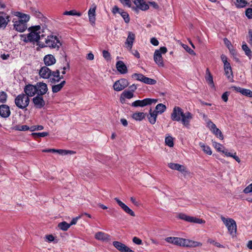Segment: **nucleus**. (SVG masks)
Returning a JSON list of instances; mask_svg holds the SVG:
<instances>
[{"mask_svg": "<svg viewBox=\"0 0 252 252\" xmlns=\"http://www.w3.org/2000/svg\"><path fill=\"white\" fill-rule=\"evenodd\" d=\"M30 32L27 35L22 34L21 35V40L25 42H32L34 43L36 42L38 45L39 42H42L41 40L45 35L43 34L45 31L41 29L40 26H35L30 27L28 29Z\"/></svg>", "mask_w": 252, "mask_h": 252, "instance_id": "nucleus-1", "label": "nucleus"}, {"mask_svg": "<svg viewBox=\"0 0 252 252\" xmlns=\"http://www.w3.org/2000/svg\"><path fill=\"white\" fill-rule=\"evenodd\" d=\"M192 118V115L190 112L184 113L182 108L179 106H175L171 114V119L173 121H181L183 125L186 127L189 126V122Z\"/></svg>", "mask_w": 252, "mask_h": 252, "instance_id": "nucleus-2", "label": "nucleus"}, {"mask_svg": "<svg viewBox=\"0 0 252 252\" xmlns=\"http://www.w3.org/2000/svg\"><path fill=\"white\" fill-rule=\"evenodd\" d=\"M16 16L18 17L19 19L14 22V28L18 32H23L27 29V23L30 20V16L20 12H17Z\"/></svg>", "mask_w": 252, "mask_h": 252, "instance_id": "nucleus-3", "label": "nucleus"}, {"mask_svg": "<svg viewBox=\"0 0 252 252\" xmlns=\"http://www.w3.org/2000/svg\"><path fill=\"white\" fill-rule=\"evenodd\" d=\"M38 45L41 48L48 47L51 48L59 50L60 46L62 45V43L57 36L50 35H48L47 37L45 39V43L39 42Z\"/></svg>", "mask_w": 252, "mask_h": 252, "instance_id": "nucleus-4", "label": "nucleus"}, {"mask_svg": "<svg viewBox=\"0 0 252 252\" xmlns=\"http://www.w3.org/2000/svg\"><path fill=\"white\" fill-rule=\"evenodd\" d=\"M30 102V98L24 93L18 94L14 99V103L16 107L22 110L27 109Z\"/></svg>", "mask_w": 252, "mask_h": 252, "instance_id": "nucleus-5", "label": "nucleus"}, {"mask_svg": "<svg viewBox=\"0 0 252 252\" xmlns=\"http://www.w3.org/2000/svg\"><path fill=\"white\" fill-rule=\"evenodd\" d=\"M212 145L214 148L218 152H222L227 157L233 158L238 163H240L241 162V160L240 158L237 156L236 152H234V153L228 152V151L225 149V148L222 144L213 140Z\"/></svg>", "mask_w": 252, "mask_h": 252, "instance_id": "nucleus-6", "label": "nucleus"}, {"mask_svg": "<svg viewBox=\"0 0 252 252\" xmlns=\"http://www.w3.org/2000/svg\"><path fill=\"white\" fill-rule=\"evenodd\" d=\"M221 220L227 227L230 234L232 236L235 235L237 232V225L235 221L230 218H225L223 216L221 217Z\"/></svg>", "mask_w": 252, "mask_h": 252, "instance_id": "nucleus-7", "label": "nucleus"}, {"mask_svg": "<svg viewBox=\"0 0 252 252\" xmlns=\"http://www.w3.org/2000/svg\"><path fill=\"white\" fill-rule=\"evenodd\" d=\"M167 52L165 47H161L158 50H156L154 54V60L156 63L160 67L164 66V63L162 54H164Z\"/></svg>", "mask_w": 252, "mask_h": 252, "instance_id": "nucleus-8", "label": "nucleus"}, {"mask_svg": "<svg viewBox=\"0 0 252 252\" xmlns=\"http://www.w3.org/2000/svg\"><path fill=\"white\" fill-rule=\"evenodd\" d=\"M133 3L135 5V6H132V9L136 12H138L139 10L146 11L149 8V6L147 3H146L144 0H133Z\"/></svg>", "mask_w": 252, "mask_h": 252, "instance_id": "nucleus-9", "label": "nucleus"}, {"mask_svg": "<svg viewBox=\"0 0 252 252\" xmlns=\"http://www.w3.org/2000/svg\"><path fill=\"white\" fill-rule=\"evenodd\" d=\"M158 99L154 98H145L143 100H137L132 103L131 106L133 107H144L151 105L152 103H156Z\"/></svg>", "mask_w": 252, "mask_h": 252, "instance_id": "nucleus-10", "label": "nucleus"}, {"mask_svg": "<svg viewBox=\"0 0 252 252\" xmlns=\"http://www.w3.org/2000/svg\"><path fill=\"white\" fill-rule=\"evenodd\" d=\"M178 218L181 220H184L189 222H193L198 224L204 223L205 221L202 219L196 217L188 216L184 213H180L178 215Z\"/></svg>", "mask_w": 252, "mask_h": 252, "instance_id": "nucleus-11", "label": "nucleus"}, {"mask_svg": "<svg viewBox=\"0 0 252 252\" xmlns=\"http://www.w3.org/2000/svg\"><path fill=\"white\" fill-rule=\"evenodd\" d=\"M207 126L216 136L219 137L221 140L223 139V136L221 131L217 128L216 125L211 120H208L207 122Z\"/></svg>", "mask_w": 252, "mask_h": 252, "instance_id": "nucleus-12", "label": "nucleus"}, {"mask_svg": "<svg viewBox=\"0 0 252 252\" xmlns=\"http://www.w3.org/2000/svg\"><path fill=\"white\" fill-rule=\"evenodd\" d=\"M112 12L114 14H116V13L120 14L126 23L129 22L130 18L128 14L126 12L124 11L123 9L119 8L117 6L115 5L113 7Z\"/></svg>", "mask_w": 252, "mask_h": 252, "instance_id": "nucleus-13", "label": "nucleus"}, {"mask_svg": "<svg viewBox=\"0 0 252 252\" xmlns=\"http://www.w3.org/2000/svg\"><path fill=\"white\" fill-rule=\"evenodd\" d=\"M128 85L127 80L125 79H122L115 82L113 85V88L115 91L119 92L124 90Z\"/></svg>", "mask_w": 252, "mask_h": 252, "instance_id": "nucleus-14", "label": "nucleus"}, {"mask_svg": "<svg viewBox=\"0 0 252 252\" xmlns=\"http://www.w3.org/2000/svg\"><path fill=\"white\" fill-rule=\"evenodd\" d=\"M32 101L34 107L37 109H41L45 105V101L41 95H36L32 99Z\"/></svg>", "mask_w": 252, "mask_h": 252, "instance_id": "nucleus-15", "label": "nucleus"}, {"mask_svg": "<svg viewBox=\"0 0 252 252\" xmlns=\"http://www.w3.org/2000/svg\"><path fill=\"white\" fill-rule=\"evenodd\" d=\"M24 94L28 96V97L34 96L37 94L36 85L28 84L25 86L24 89Z\"/></svg>", "mask_w": 252, "mask_h": 252, "instance_id": "nucleus-16", "label": "nucleus"}, {"mask_svg": "<svg viewBox=\"0 0 252 252\" xmlns=\"http://www.w3.org/2000/svg\"><path fill=\"white\" fill-rule=\"evenodd\" d=\"M37 95L43 96L48 91L47 85L43 82H37L36 84Z\"/></svg>", "mask_w": 252, "mask_h": 252, "instance_id": "nucleus-17", "label": "nucleus"}, {"mask_svg": "<svg viewBox=\"0 0 252 252\" xmlns=\"http://www.w3.org/2000/svg\"><path fill=\"white\" fill-rule=\"evenodd\" d=\"M135 34L134 33H133L132 32H128L127 37L126 38V40L125 43V45L126 47L128 50H131L132 46H133L134 41L135 40Z\"/></svg>", "mask_w": 252, "mask_h": 252, "instance_id": "nucleus-18", "label": "nucleus"}, {"mask_svg": "<svg viewBox=\"0 0 252 252\" xmlns=\"http://www.w3.org/2000/svg\"><path fill=\"white\" fill-rule=\"evenodd\" d=\"M113 245L118 251L121 252H134L126 245L119 241H114Z\"/></svg>", "mask_w": 252, "mask_h": 252, "instance_id": "nucleus-19", "label": "nucleus"}, {"mask_svg": "<svg viewBox=\"0 0 252 252\" xmlns=\"http://www.w3.org/2000/svg\"><path fill=\"white\" fill-rule=\"evenodd\" d=\"M202 245L199 242L193 241L189 239L183 238L182 246L187 247H200Z\"/></svg>", "mask_w": 252, "mask_h": 252, "instance_id": "nucleus-20", "label": "nucleus"}, {"mask_svg": "<svg viewBox=\"0 0 252 252\" xmlns=\"http://www.w3.org/2000/svg\"><path fill=\"white\" fill-rule=\"evenodd\" d=\"M11 114L9 107L6 104L0 105V116L3 118H8Z\"/></svg>", "mask_w": 252, "mask_h": 252, "instance_id": "nucleus-21", "label": "nucleus"}, {"mask_svg": "<svg viewBox=\"0 0 252 252\" xmlns=\"http://www.w3.org/2000/svg\"><path fill=\"white\" fill-rule=\"evenodd\" d=\"M9 16L4 12H0V29L5 28L10 21Z\"/></svg>", "mask_w": 252, "mask_h": 252, "instance_id": "nucleus-22", "label": "nucleus"}, {"mask_svg": "<svg viewBox=\"0 0 252 252\" xmlns=\"http://www.w3.org/2000/svg\"><path fill=\"white\" fill-rule=\"evenodd\" d=\"M115 200L117 202L118 204L126 213L128 214L131 216H135V214L134 212L131 209H130L127 205H126L124 203L121 201L119 198H115Z\"/></svg>", "mask_w": 252, "mask_h": 252, "instance_id": "nucleus-23", "label": "nucleus"}, {"mask_svg": "<svg viewBox=\"0 0 252 252\" xmlns=\"http://www.w3.org/2000/svg\"><path fill=\"white\" fill-rule=\"evenodd\" d=\"M168 166L170 169L172 170H177L181 173L188 172L185 166L178 163L171 162L168 163Z\"/></svg>", "mask_w": 252, "mask_h": 252, "instance_id": "nucleus-24", "label": "nucleus"}, {"mask_svg": "<svg viewBox=\"0 0 252 252\" xmlns=\"http://www.w3.org/2000/svg\"><path fill=\"white\" fill-rule=\"evenodd\" d=\"M52 71L47 66L42 67L39 71V76L44 78L48 79L51 76Z\"/></svg>", "mask_w": 252, "mask_h": 252, "instance_id": "nucleus-25", "label": "nucleus"}, {"mask_svg": "<svg viewBox=\"0 0 252 252\" xmlns=\"http://www.w3.org/2000/svg\"><path fill=\"white\" fill-rule=\"evenodd\" d=\"M158 115V114L156 111L150 109L149 111V114L147 115L149 122L152 125H154L157 121Z\"/></svg>", "mask_w": 252, "mask_h": 252, "instance_id": "nucleus-26", "label": "nucleus"}, {"mask_svg": "<svg viewBox=\"0 0 252 252\" xmlns=\"http://www.w3.org/2000/svg\"><path fill=\"white\" fill-rule=\"evenodd\" d=\"M183 238L176 237H168L165 239L167 243L182 246Z\"/></svg>", "mask_w": 252, "mask_h": 252, "instance_id": "nucleus-27", "label": "nucleus"}, {"mask_svg": "<svg viewBox=\"0 0 252 252\" xmlns=\"http://www.w3.org/2000/svg\"><path fill=\"white\" fill-rule=\"evenodd\" d=\"M205 78L208 85L213 89L215 90L213 76L208 68H207L206 70V75Z\"/></svg>", "mask_w": 252, "mask_h": 252, "instance_id": "nucleus-28", "label": "nucleus"}, {"mask_svg": "<svg viewBox=\"0 0 252 252\" xmlns=\"http://www.w3.org/2000/svg\"><path fill=\"white\" fill-rule=\"evenodd\" d=\"M116 68L117 70L121 74H126L127 72V68L126 64L122 61L117 62Z\"/></svg>", "mask_w": 252, "mask_h": 252, "instance_id": "nucleus-29", "label": "nucleus"}, {"mask_svg": "<svg viewBox=\"0 0 252 252\" xmlns=\"http://www.w3.org/2000/svg\"><path fill=\"white\" fill-rule=\"evenodd\" d=\"M51 76V82L52 83L59 82L61 79L63 78V76H61L60 75V71L59 70L52 72Z\"/></svg>", "mask_w": 252, "mask_h": 252, "instance_id": "nucleus-30", "label": "nucleus"}, {"mask_svg": "<svg viewBox=\"0 0 252 252\" xmlns=\"http://www.w3.org/2000/svg\"><path fill=\"white\" fill-rule=\"evenodd\" d=\"M56 59L52 55H46L44 58V62L46 65L50 66L53 65L56 63Z\"/></svg>", "mask_w": 252, "mask_h": 252, "instance_id": "nucleus-31", "label": "nucleus"}, {"mask_svg": "<svg viewBox=\"0 0 252 252\" xmlns=\"http://www.w3.org/2000/svg\"><path fill=\"white\" fill-rule=\"evenodd\" d=\"M224 66V70L225 72V75L226 76L227 79L229 80H232L233 79V73L232 68L230 64H226V65Z\"/></svg>", "mask_w": 252, "mask_h": 252, "instance_id": "nucleus-32", "label": "nucleus"}, {"mask_svg": "<svg viewBox=\"0 0 252 252\" xmlns=\"http://www.w3.org/2000/svg\"><path fill=\"white\" fill-rule=\"evenodd\" d=\"M65 84V81L64 80H63L60 84L53 85L52 87V92L54 93H56L60 91L64 86Z\"/></svg>", "mask_w": 252, "mask_h": 252, "instance_id": "nucleus-33", "label": "nucleus"}, {"mask_svg": "<svg viewBox=\"0 0 252 252\" xmlns=\"http://www.w3.org/2000/svg\"><path fill=\"white\" fill-rule=\"evenodd\" d=\"M166 107L164 104L162 103H159L158 105H157L155 108V110L154 111H156L158 115L162 114L166 111Z\"/></svg>", "mask_w": 252, "mask_h": 252, "instance_id": "nucleus-34", "label": "nucleus"}, {"mask_svg": "<svg viewBox=\"0 0 252 252\" xmlns=\"http://www.w3.org/2000/svg\"><path fill=\"white\" fill-rule=\"evenodd\" d=\"M95 239L101 241H105L109 239V236L102 232H98L95 233Z\"/></svg>", "mask_w": 252, "mask_h": 252, "instance_id": "nucleus-35", "label": "nucleus"}, {"mask_svg": "<svg viewBox=\"0 0 252 252\" xmlns=\"http://www.w3.org/2000/svg\"><path fill=\"white\" fill-rule=\"evenodd\" d=\"M199 145L203 151L208 155H211L212 154V150L211 148L208 146L206 145L204 143L202 142H200L199 143Z\"/></svg>", "mask_w": 252, "mask_h": 252, "instance_id": "nucleus-36", "label": "nucleus"}, {"mask_svg": "<svg viewBox=\"0 0 252 252\" xmlns=\"http://www.w3.org/2000/svg\"><path fill=\"white\" fill-rule=\"evenodd\" d=\"M90 22L93 25L94 23V7L92 6L88 11Z\"/></svg>", "mask_w": 252, "mask_h": 252, "instance_id": "nucleus-37", "label": "nucleus"}, {"mask_svg": "<svg viewBox=\"0 0 252 252\" xmlns=\"http://www.w3.org/2000/svg\"><path fill=\"white\" fill-rule=\"evenodd\" d=\"M146 117V114L143 112H137L133 114L132 118L136 121H142Z\"/></svg>", "mask_w": 252, "mask_h": 252, "instance_id": "nucleus-38", "label": "nucleus"}, {"mask_svg": "<svg viewBox=\"0 0 252 252\" xmlns=\"http://www.w3.org/2000/svg\"><path fill=\"white\" fill-rule=\"evenodd\" d=\"M133 97V94L129 91H125L121 94V99H124L125 98L130 99Z\"/></svg>", "mask_w": 252, "mask_h": 252, "instance_id": "nucleus-39", "label": "nucleus"}, {"mask_svg": "<svg viewBox=\"0 0 252 252\" xmlns=\"http://www.w3.org/2000/svg\"><path fill=\"white\" fill-rule=\"evenodd\" d=\"M55 153H57L61 155H67L68 154H73L75 152L71 150H63V149H55Z\"/></svg>", "mask_w": 252, "mask_h": 252, "instance_id": "nucleus-40", "label": "nucleus"}, {"mask_svg": "<svg viewBox=\"0 0 252 252\" xmlns=\"http://www.w3.org/2000/svg\"><path fill=\"white\" fill-rule=\"evenodd\" d=\"M58 226L61 230L63 231H66L70 227L69 224L65 221L59 223Z\"/></svg>", "mask_w": 252, "mask_h": 252, "instance_id": "nucleus-41", "label": "nucleus"}, {"mask_svg": "<svg viewBox=\"0 0 252 252\" xmlns=\"http://www.w3.org/2000/svg\"><path fill=\"white\" fill-rule=\"evenodd\" d=\"M237 7L241 8L246 6L247 2L246 0H233Z\"/></svg>", "mask_w": 252, "mask_h": 252, "instance_id": "nucleus-42", "label": "nucleus"}, {"mask_svg": "<svg viewBox=\"0 0 252 252\" xmlns=\"http://www.w3.org/2000/svg\"><path fill=\"white\" fill-rule=\"evenodd\" d=\"M242 49L245 51L246 55L250 59L252 57V52L248 45L245 43L242 45Z\"/></svg>", "mask_w": 252, "mask_h": 252, "instance_id": "nucleus-43", "label": "nucleus"}, {"mask_svg": "<svg viewBox=\"0 0 252 252\" xmlns=\"http://www.w3.org/2000/svg\"><path fill=\"white\" fill-rule=\"evenodd\" d=\"M165 142L166 145L170 147H172L174 146L173 139L170 136L165 137Z\"/></svg>", "mask_w": 252, "mask_h": 252, "instance_id": "nucleus-44", "label": "nucleus"}, {"mask_svg": "<svg viewBox=\"0 0 252 252\" xmlns=\"http://www.w3.org/2000/svg\"><path fill=\"white\" fill-rule=\"evenodd\" d=\"M64 15H72V16H81L82 14L80 12H77L75 10H70V11H66L64 12L63 13Z\"/></svg>", "mask_w": 252, "mask_h": 252, "instance_id": "nucleus-45", "label": "nucleus"}, {"mask_svg": "<svg viewBox=\"0 0 252 252\" xmlns=\"http://www.w3.org/2000/svg\"><path fill=\"white\" fill-rule=\"evenodd\" d=\"M143 82L147 84L154 85L157 83V81L155 79L145 76Z\"/></svg>", "mask_w": 252, "mask_h": 252, "instance_id": "nucleus-46", "label": "nucleus"}, {"mask_svg": "<svg viewBox=\"0 0 252 252\" xmlns=\"http://www.w3.org/2000/svg\"><path fill=\"white\" fill-rule=\"evenodd\" d=\"M7 98V95L6 93L3 91L0 92V102L4 103L6 102Z\"/></svg>", "mask_w": 252, "mask_h": 252, "instance_id": "nucleus-47", "label": "nucleus"}, {"mask_svg": "<svg viewBox=\"0 0 252 252\" xmlns=\"http://www.w3.org/2000/svg\"><path fill=\"white\" fill-rule=\"evenodd\" d=\"M241 94L246 96L252 97V91L249 89L243 88Z\"/></svg>", "mask_w": 252, "mask_h": 252, "instance_id": "nucleus-48", "label": "nucleus"}, {"mask_svg": "<svg viewBox=\"0 0 252 252\" xmlns=\"http://www.w3.org/2000/svg\"><path fill=\"white\" fill-rule=\"evenodd\" d=\"M132 76L133 78H135L137 80L142 82L145 77L144 75L140 73H134Z\"/></svg>", "mask_w": 252, "mask_h": 252, "instance_id": "nucleus-49", "label": "nucleus"}, {"mask_svg": "<svg viewBox=\"0 0 252 252\" xmlns=\"http://www.w3.org/2000/svg\"><path fill=\"white\" fill-rule=\"evenodd\" d=\"M49 135L48 132H38V133H32V135L35 138L37 137H43Z\"/></svg>", "mask_w": 252, "mask_h": 252, "instance_id": "nucleus-50", "label": "nucleus"}, {"mask_svg": "<svg viewBox=\"0 0 252 252\" xmlns=\"http://www.w3.org/2000/svg\"><path fill=\"white\" fill-rule=\"evenodd\" d=\"M120 1L123 5L131 7V2H133V0H120Z\"/></svg>", "mask_w": 252, "mask_h": 252, "instance_id": "nucleus-51", "label": "nucleus"}, {"mask_svg": "<svg viewBox=\"0 0 252 252\" xmlns=\"http://www.w3.org/2000/svg\"><path fill=\"white\" fill-rule=\"evenodd\" d=\"M208 242L214 245V246L218 248H224V247L223 245H221L219 242H216L215 241L211 239L208 240Z\"/></svg>", "mask_w": 252, "mask_h": 252, "instance_id": "nucleus-52", "label": "nucleus"}, {"mask_svg": "<svg viewBox=\"0 0 252 252\" xmlns=\"http://www.w3.org/2000/svg\"><path fill=\"white\" fill-rule=\"evenodd\" d=\"M102 55L103 58L106 60V61H110L111 60V55L106 50H103L102 52Z\"/></svg>", "mask_w": 252, "mask_h": 252, "instance_id": "nucleus-53", "label": "nucleus"}, {"mask_svg": "<svg viewBox=\"0 0 252 252\" xmlns=\"http://www.w3.org/2000/svg\"><path fill=\"white\" fill-rule=\"evenodd\" d=\"M16 129L20 131H26L30 129V128L27 125H23L21 126H17Z\"/></svg>", "mask_w": 252, "mask_h": 252, "instance_id": "nucleus-54", "label": "nucleus"}, {"mask_svg": "<svg viewBox=\"0 0 252 252\" xmlns=\"http://www.w3.org/2000/svg\"><path fill=\"white\" fill-rule=\"evenodd\" d=\"M43 128H44V127L42 126H32L31 127L30 130H31V131H33L35 130H42Z\"/></svg>", "mask_w": 252, "mask_h": 252, "instance_id": "nucleus-55", "label": "nucleus"}, {"mask_svg": "<svg viewBox=\"0 0 252 252\" xmlns=\"http://www.w3.org/2000/svg\"><path fill=\"white\" fill-rule=\"evenodd\" d=\"M183 47L190 54H191V55L195 54L194 52L187 45L183 44Z\"/></svg>", "mask_w": 252, "mask_h": 252, "instance_id": "nucleus-56", "label": "nucleus"}, {"mask_svg": "<svg viewBox=\"0 0 252 252\" xmlns=\"http://www.w3.org/2000/svg\"><path fill=\"white\" fill-rule=\"evenodd\" d=\"M220 58H221V61H222V62L223 63V66L226 65V64L228 65L230 64L227 62V58L225 55H221Z\"/></svg>", "mask_w": 252, "mask_h": 252, "instance_id": "nucleus-57", "label": "nucleus"}, {"mask_svg": "<svg viewBox=\"0 0 252 252\" xmlns=\"http://www.w3.org/2000/svg\"><path fill=\"white\" fill-rule=\"evenodd\" d=\"M246 15L249 19L252 18V8H248L246 10Z\"/></svg>", "mask_w": 252, "mask_h": 252, "instance_id": "nucleus-58", "label": "nucleus"}, {"mask_svg": "<svg viewBox=\"0 0 252 252\" xmlns=\"http://www.w3.org/2000/svg\"><path fill=\"white\" fill-rule=\"evenodd\" d=\"M132 241L137 245H141L142 244V240L137 237H134L132 239Z\"/></svg>", "mask_w": 252, "mask_h": 252, "instance_id": "nucleus-59", "label": "nucleus"}, {"mask_svg": "<svg viewBox=\"0 0 252 252\" xmlns=\"http://www.w3.org/2000/svg\"><path fill=\"white\" fill-rule=\"evenodd\" d=\"M150 42L154 46H158L159 44V42L155 37H153L150 40Z\"/></svg>", "mask_w": 252, "mask_h": 252, "instance_id": "nucleus-60", "label": "nucleus"}, {"mask_svg": "<svg viewBox=\"0 0 252 252\" xmlns=\"http://www.w3.org/2000/svg\"><path fill=\"white\" fill-rule=\"evenodd\" d=\"M228 95L229 93L227 92H226L222 94L221 98L224 102L227 101Z\"/></svg>", "mask_w": 252, "mask_h": 252, "instance_id": "nucleus-61", "label": "nucleus"}, {"mask_svg": "<svg viewBox=\"0 0 252 252\" xmlns=\"http://www.w3.org/2000/svg\"><path fill=\"white\" fill-rule=\"evenodd\" d=\"M231 89L232 91H235L236 92H239V93H241L242 90L243 89V88H240L239 87L232 86L231 87Z\"/></svg>", "mask_w": 252, "mask_h": 252, "instance_id": "nucleus-62", "label": "nucleus"}, {"mask_svg": "<svg viewBox=\"0 0 252 252\" xmlns=\"http://www.w3.org/2000/svg\"><path fill=\"white\" fill-rule=\"evenodd\" d=\"M248 37L249 38V43L251 46H252V30H250L248 33Z\"/></svg>", "mask_w": 252, "mask_h": 252, "instance_id": "nucleus-63", "label": "nucleus"}, {"mask_svg": "<svg viewBox=\"0 0 252 252\" xmlns=\"http://www.w3.org/2000/svg\"><path fill=\"white\" fill-rule=\"evenodd\" d=\"M45 239L48 242H52L54 240V237L52 235H48L45 236Z\"/></svg>", "mask_w": 252, "mask_h": 252, "instance_id": "nucleus-64", "label": "nucleus"}]
</instances>
